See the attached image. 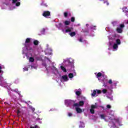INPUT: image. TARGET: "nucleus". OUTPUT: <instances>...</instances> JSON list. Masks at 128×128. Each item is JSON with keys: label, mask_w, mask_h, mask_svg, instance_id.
I'll list each match as a JSON object with an SVG mask.
<instances>
[{"label": "nucleus", "mask_w": 128, "mask_h": 128, "mask_svg": "<svg viewBox=\"0 0 128 128\" xmlns=\"http://www.w3.org/2000/svg\"><path fill=\"white\" fill-rule=\"evenodd\" d=\"M32 40V38H27L26 40L25 44H30Z\"/></svg>", "instance_id": "8"}, {"label": "nucleus", "mask_w": 128, "mask_h": 128, "mask_svg": "<svg viewBox=\"0 0 128 128\" xmlns=\"http://www.w3.org/2000/svg\"><path fill=\"white\" fill-rule=\"evenodd\" d=\"M94 108H96V105H92L91 108L90 109V112L91 114H94Z\"/></svg>", "instance_id": "4"}, {"label": "nucleus", "mask_w": 128, "mask_h": 128, "mask_svg": "<svg viewBox=\"0 0 128 128\" xmlns=\"http://www.w3.org/2000/svg\"><path fill=\"white\" fill-rule=\"evenodd\" d=\"M70 36H72V38L74 36H76V32H70L69 34Z\"/></svg>", "instance_id": "11"}, {"label": "nucleus", "mask_w": 128, "mask_h": 128, "mask_svg": "<svg viewBox=\"0 0 128 128\" xmlns=\"http://www.w3.org/2000/svg\"><path fill=\"white\" fill-rule=\"evenodd\" d=\"M102 76V74L100 72H99L97 74V75L96 76V78H100V76Z\"/></svg>", "instance_id": "16"}, {"label": "nucleus", "mask_w": 128, "mask_h": 128, "mask_svg": "<svg viewBox=\"0 0 128 128\" xmlns=\"http://www.w3.org/2000/svg\"><path fill=\"white\" fill-rule=\"evenodd\" d=\"M106 108H112V106H110V104H108L106 106Z\"/></svg>", "instance_id": "38"}, {"label": "nucleus", "mask_w": 128, "mask_h": 128, "mask_svg": "<svg viewBox=\"0 0 128 128\" xmlns=\"http://www.w3.org/2000/svg\"><path fill=\"white\" fill-rule=\"evenodd\" d=\"M24 72H26V71H28V68H26V67H24Z\"/></svg>", "instance_id": "31"}, {"label": "nucleus", "mask_w": 128, "mask_h": 128, "mask_svg": "<svg viewBox=\"0 0 128 128\" xmlns=\"http://www.w3.org/2000/svg\"><path fill=\"white\" fill-rule=\"evenodd\" d=\"M96 91H97V94H102V91L100 90H96Z\"/></svg>", "instance_id": "36"}, {"label": "nucleus", "mask_w": 128, "mask_h": 128, "mask_svg": "<svg viewBox=\"0 0 128 128\" xmlns=\"http://www.w3.org/2000/svg\"><path fill=\"white\" fill-rule=\"evenodd\" d=\"M116 22H112V24H116Z\"/></svg>", "instance_id": "46"}, {"label": "nucleus", "mask_w": 128, "mask_h": 128, "mask_svg": "<svg viewBox=\"0 0 128 128\" xmlns=\"http://www.w3.org/2000/svg\"><path fill=\"white\" fill-rule=\"evenodd\" d=\"M86 26H88V25L87 24Z\"/></svg>", "instance_id": "49"}, {"label": "nucleus", "mask_w": 128, "mask_h": 128, "mask_svg": "<svg viewBox=\"0 0 128 128\" xmlns=\"http://www.w3.org/2000/svg\"><path fill=\"white\" fill-rule=\"evenodd\" d=\"M83 32H88V30H84L83 31Z\"/></svg>", "instance_id": "43"}, {"label": "nucleus", "mask_w": 128, "mask_h": 128, "mask_svg": "<svg viewBox=\"0 0 128 128\" xmlns=\"http://www.w3.org/2000/svg\"><path fill=\"white\" fill-rule=\"evenodd\" d=\"M41 6H48V4H46L44 3V2H42L41 4Z\"/></svg>", "instance_id": "21"}, {"label": "nucleus", "mask_w": 128, "mask_h": 128, "mask_svg": "<svg viewBox=\"0 0 128 128\" xmlns=\"http://www.w3.org/2000/svg\"><path fill=\"white\" fill-rule=\"evenodd\" d=\"M76 111L77 112L78 114H80L82 110V109L78 107H76Z\"/></svg>", "instance_id": "7"}, {"label": "nucleus", "mask_w": 128, "mask_h": 128, "mask_svg": "<svg viewBox=\"0 0 128 128\" xmlns=\"http://www.w3.org/2000/svg\"><path fill=\"white\" fill-rule=\"evenodd\" d=\"M86 26H88V25L87 24Z\"/></svg>", "instance_id": "48"}, {"label": "nucleus", "mask_w": 128, "mask_h": 128, "mask_svg": "<svg viewBox=\"0 0 128 128\" xmlns=\"http://www.w3.org/2000/svg\"><path fill=\"white\" fill-rule=\"evenodd\" d=\"M108 92V90H106V89H103L102 90V92H103V94H106Z\"/></svg>", "instance_id": "27"}, {"label": "nucleus", "mask_w": 128, "mask_h": 128, "mask_svg": "<svg viewBox=\"0 0 128 128\" xmlns=\"http://www.w3.org/2000/svg\"><path fill=\"white\" fill-rule=\"evenodd\" d=\"M121 42H120V39H116V44H118V46H120V44Z\"/></svg>", "instance_id": "14"}, {"label": "nucleus", "mask_w": 128, "mask_h": 128, "mask_svg": "<svg viewBox=\"0 0 128 128\" xmlns=\"http://www.w3.org/2000/svg\"><path fill=\"white\" fill-rule=\"evenodd\" d=\"M2 67L0 66V74L2 72Z\"/></svg>", "instance_id": "44"}, {"label": "nucleus", "mask_w": 128, "mask_h": 128, "mask_svg": "<svg viewBox=\"0 0 128 128\" xmlns=\"http://www.w3.org/2000/svg\"><path fill=\"white\" fill-rule=\"evenodd\" d=\"M42 66H45V68H46V62H43L42 64Z\"/></svg>", "instance_id": "34"}, {"label": "nucleus", "mask_w": 128, "mask_h": 128, "mask_svg": "<svg viewBox=\"0 0 128 128\" xmlns=\"http://www.w3.org/2000/svg\"><path fill=\"white\" fill-rule=\"evenodd\" d=\"M74 30V28L70 27L66 30L65 32H72Z\"/></svg>", "instance_id": "5"}, {"label": "nucleus", "mask_w": 128, "mask_h": 128, "mask_svg": "<svg viewBox=\"0 0 128 128\" xmlns=\"http://www.w3.org/2000/svg\"><path fill=\"white\" fill-rule=\"evenodd\" d=\"M108 84H112V80H109Z\"/></svg>", "instance_id": "39"}, {"label": "nucleus", "mask_w": 128, "mask_h": 128, "mask_svg": "<svg viewBox=\"0 0 128 128\" xmlns=\"http://www.w3.org/2000/svg\"><path fill=\"white\" fill-rule=\"evenodd\" d=\"M84 104V101H80L79 104L75 103L74 104V106H82Z\"/></svg>", "instance_id": "3"}, {"label": "nucleus", "mask_w": 128, "mask_h": 128, "mask_svg": "<svg viewBox=\"0 0 128 128\" xmlns=\"http://www.w3.org/2000/svg\"><path fill=\"white\" fill-rule=\"evenodd\" d=\"M118 48V44H114V45H113V48L114 50H116V48Z\"/></svg>", "instance_id": "17"}, {"label": "nucleus", "mask_w": 128, "mask_h": 128, "mask_svg": "<svg viewBox=\"0 0 128 128\" xmlns=\"http://www.w3.org/2000/svg\"><path fill=\"white\" fill-rule=\"evenodd\" d=\"M96 94V90H94L93 92L91 94V96H94Z\"/></svg>", "instance_id": "19"}, {"label": "nucleus", "mask_w": 128, "mask_h": 128, "mask_svg": "<svg viewBox=\"0 0 128 128\" xmlns=\"http://www.w3.org/2000/svg\"><path fill=\"white\" fill-rule=\"evenodd\" d=\"M60 68H61L62 70H63V72H66V69L64 66H60Z\"/></svg>", "instance_id": "15"}, {"label": "nucleus", "mask_w": 128, "mask_h": 128, "mask_svg": "<svg viewBox=\"0 0 128 128\" xmlns=\"http://www.w3.org/2000/svg\"><path fill=\"white\" fill-rule=\"evenodd\" d=\"M68 116H72V113H68Z\"/></svg>", "instance_id": "41"}, {"label": "nucleus", "mask_w": 128, "mask_h": 128, "mask_svg": "<svg viewBox=\"0 0 128 128\" xmlns=\"http://www.w3.org/2000/svg\"><path fill=\"white\" fill-rule=\"evenodd\" d=\"M79 128H82V125H80Z\"/></svg>", "instance_id": "45"}, {"label": "nucleus", "mask_w": 128, "mask_h": 128, "mask_svg": "<svg viewBox=\"0 0 128 128\" xmlns=\"http://www.w3.org/2000/svg\"><path fill=\"white\" fill-rule=\"evenodd\" d=\"M104 4H106V6H108L110 4L108 0L104 1Z\"/></svg>", "instance_id": "33"}, {"label": "nucleus", "mask_w": 128, "mask_h": 128, "mask_svg": "<svg viewBox=\"0 0 128 128\" xmlns=\"http://www.w3.org/2000/svg\"><path fill=\"white\" fill-rule=\"evenodd\" d=\"M17 116L18 117L20 116H21V114H20V110H17Z\"/></svg>", "instance_id": "23"}, {"label": "nucleus", "mask_w": 128, "mask_h": 128, "mask_svg": "<svg viewBox=\"0 0 128 128\" xmlns=\"http://www.w3.org/2000/svg\"><path fill=\"white\" fill-rule=\"evenodd\" d=\"M65 104L66 106H73L74 104V101L72 100H66Z\"/></svg>", "instance_id": "1"}, {"label": "nucleus", "mask_w": 128, "mask_h": 128, "mask_svg": "<svg viewBox=\"0 0 128 128\" xmlns=\"http://www.w3.org/2000/svg\"><path fill=\"white\" fill-rule=\"evenodd\" d=\"M30 128H40V126H38V125H35L34 126H30Z\"/></svg>", "instance_id": "26"}, {"label": "nucleus", "mask_w": 128, "mask_h": 128, "mask_svg": "<svg viewBox=\"0 0 128 128\" xmlns=\"http://www.w3.org/2000/svg\"><path fill=\"white\" fill-rule=\"evenodd\" d=\"M68 64H70V66H74V62H70V60H69Z\"/></svg>", "instance_id": "30"}, {"label": "nucleus", "mask_w": 128, "mask_h": 128, "mask_svg": "<svg viewBox=\"0 0 128 128\" xmlns=\"http://www.w3.org/2000/svg\"><path fill=\"white\" fill-rule=\"evenodd\" d=\"M64 25L65 26H70V22L68 21V20H66L64 22Z\"/></svg>", "instance_id": "13"}, {"label": "nucleus", "mask_w": 128, "mask_h": 128, "mask_svg": "<svg viewBox=\"0 0 128 128\" xmlns=\"http://www.w3.org/2000/svg\"><path fill=\"white\" fill-rule=\"evenodd\" d=\"M62 80H64V82H68V76L64 75L62 76Z\"/></svg>", "instance_id": "6"}, {"label": "nucleus", "mask_w": 128, "mask_h": 128, "mask_svg": "<svg viewBox=\"0 0 128 128\" xmlns=\"http://www.w3.org/2000/svg\"><path fill=\"white\" fill-rule=\"evenodd\" d=\"M33 44L34 46H38V44H39V42H38V40H34V42H33Z\"/></svg>", "instance_id": "12"}, {"label": "nucleus", "mask_w": 128, "mask_h": 128, "mask_svg": "<svg viewBox=\"0 0 128 128\" xmlns=\"http://www.w3.org/2000/svg\"><path fill=\"white\" fill-rule=\"evenodd\" d=\"M18 0H12V4H16Z\"/></svg>", "instance_id": "35"}, {"label": "nucleus", "mask_w": 128, "mask_h": 128, "mask_svg": "<svg viewBox=\"0 0 128 128\" xmlns=\"http://www.w3.org/2000/svg\"><path fill=\"white\" fill-rule=\"evenodd\" d=\"M42 16H43L44 18L50 16V11H44L42 14Z\"/></svg>", "instance_id": "2"}, {"label": "nucleus", "mask_w": 128, "mask_h": 128, "mask_svg": "<svg viewBox=\"0 0 128 128\" xmlns=\"http://www.w3.org/2000/svg\"><path fill=\"white\" fill-rule=\"evenodd\" d=\"M32 112H34V110H36V109H34V108H32Z\"/></svg>", "instance_id": "42"}, {"label": "nucleus", "mask_w": 128, "mask_h": 128, "mask_svg": "<svg viewBox=\"0 0 128 128\" xmlns=\"http://www.w3.org/2000/svg\"><path fill=\"white\" fill-rule=\"evenodd\" d=\"M30 62H34V58L32 57H30L29 60Z\"/></svg>", "instance_id": "22"}, {"label": "nucleus", "mask_w": 128, "mask_h": 128, "mask_svg": "<svg viewBox=\"0 0 128 128\" xmlns=\"http://www.w3.org/2000/svg\"><path fill=\"white\" fill-rule=\"evenodd\" d=\"M120 28H121L122 30V28H124V24H120Z\"/></svg>", "instance_id": "28"}, {"label": "nucleus", "mask_w": 128, "mask_h": 128, "mask_svg": "<svg viewBox=\"0 0 128 128\" xmlns=\"http://www.w3.org/2000/svg\"><path fill=\"white\" fill-rule=\"evenodd\" d=\"M70 20L72 22H74V20H76V18L74 17H72Z\"/></svg>", "instance_id": "24"}, {"label": "nucleus", "mask_w": 128, "mask_h": 128, "mask_svg": "<svg viewBox=\"0 0 128 128\" xmlns=\"http://www.w3.org/2000/svg\"><path fill=\"white\" fill-rule=\"evenodd\" d=\"M78 26H80V24H78Z\"/></svg>", "instance_id": "47"}, {"label": "nucleus", "mask_w": 128, "mask_h": 128, "mask_svg": "<svg viewBox=\"0 0 128 128\" xmlns=\"http://www.w3.org/2000/svg\"><path fill=\"white\" fill-rule=\"evenodd\" d=\"M45 32H46V29L44 28H42V30H41V32H42V34H44Z\"/></svg>", "instance_id": "37"}, {"label": "nucleus", "mask_w": 128, "mask_h": 128, "mask_svg": "<svg viewBox=\"0 0 128 128\" xmlns=\"http://www.w3.org/2000/svg\"><path fill=\"white\" fill-rule=\"evenodd\" d=\"M116 32H118V34H122V29L120 28H117Z\"/></svg>", "instance_id": "9"}, {"label": "nucleus", "mask_w": 128, "mask_h": 128, "mask_svg": "<svg viewBox=\"0 0 128 128\" xmlns=\"http://www.w3.org/2000/svg\"><path fill=\"white\" fill-rule=\"evenodd\" d=\"M122 12H128V8L126 6L123 7Z\"/></svg>", "instance_id": "10"}, {"label": "nucleus", "mask_w": 128, "mask_h": 128, "mask_svg": "<svg viewBox=\"0 0 128 128\" xmlns=\"http://www.w3.org/2000/svg\"><path fill=\"white\" fill-rule=\"evenodd\" d=\"M79 42H82V38H80L79 40H78Z\"/></svg>", "instance_id": "40"}, {"label": "nucleus", "mask_w": 128, "mask_h": 128, "mask_svg": "<svg viewBox=\"0 0 128 128\" xmlns=\"http://www.w3.org/2000/svg\"><path fill=\"white\" fill-rule=\"evenodd\" d=\"M16 6H20V2H17L16 4Z\"/></svg>", "instance_id": "32"}, {"label": "nucleus", "mask_w": 128, "mask_h": 128, "mask_svg": "<svg viewBox=\"0 0 128 128\" xmlns=\"http://www.w3.org/2000/svg\"><path fill=\"white\" fill-rule=\"evenodd\" d=\"M68 77L70 78H74V74L72 73L69 74Z\"/></svg>", "instance_id": "20"}, {"label": "nucleus", "mask_w": 128, "mask_h": 128, "mask_svg": "<svg viewBox=\"0 0 128 128\" xmlns=\"http://www.w3.org/2000/svg\"><path fill=\"white\" fill-rule=\"evenodd\" d=\"M100 116L102 120H106V117L104 116V114H101L100 115Z\"/></svg>", "instance_id": "25"}, {"label": "nucleus", "mask_w": 128, "mask_h": 128, "mask_svg": "<svg viewBox=\"0 0 128 128\" xmlns=\"http://www.w3.org/2000/svg\"><path fill=\"white\" fill-rule=\"evenodd\" d=\"M76 94L79 96H80V94H82V92H80V91L78 90L76 92Z\"/></svg>", "instance_id": "18"}, {"label": "nucleus", "mask_w": 128, "mask_h": 128, "mask_svg": "<svg viewBox=\"0 0 128 128\" xmlns=\"http://www.w3.org/2000/svg\"><path fill=\"white\" fill-rule=\"evenodd\" d=\"M68 12H64V18H68Z\"/></svg>", "instance_id": "29"}]
</instances>
